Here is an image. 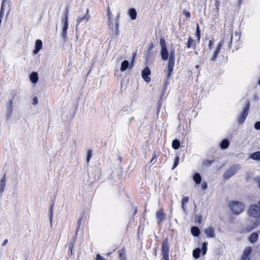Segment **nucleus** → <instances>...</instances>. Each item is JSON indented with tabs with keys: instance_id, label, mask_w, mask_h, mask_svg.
Returning a JSON list of instances; mask_svg holds the SVG:
<instances>
[{
	"instance_id": "nucleus-1",
	"label": "nucleus",
	"mask_w": 260,
	"mask_h": 260,
	"mask_svg": "<svg viewBox=\"0 0 260 260\" xmlns=\"http://www.w3.org/2000/svg\"><path fill=\"white\" fill-rule=\"evenodd\" d=\"M248 214L250 216L256 218L252 228L256 227L260 223V207L256 204L251 205L248 209Z\"/></svg>"
},
{
	"instance_id": "nucleus-2",
	"label": "nucleus",
	"mask_w": 260,
	"mask_h": 260,
	"mask_svg": "<svg viewBox=\"0 0 260 260\" xmlns=\"http://www.w3.org/2000/svg\"><path fill=\"white\" fill-rule=\"evenodd\" d=\"M108 22H109V26L110 27V31H111L113 32H117L118 31V27L119 25V19L120 17V14H118L117 15L115 20V24L114 25L113 23L112 22V12L109 8L108 7Z\"/></svg>"
},
{
	"instance_id": "nucleus-3",
	"label": "nucleus",
	"mask_w": 260,
	"mask_h": 260,
	"mask_svg": "<svg viewBox=\"0 0 260 260\" xmlns=\"http://www.w3.org/2000/svg\"><path fill=\"white\" fill-rule=\"evenodd\" d=\"M229 207L231 211L235 214L241 213L244 209V205L240 202L233 201L229 204Z\"/></svg>"
},
{
	"instance_id": "nucleus-4",
	"label": "nucleus",
	"mask_w": 260,
	"mask_h": 260,
	"mask_svg": "<svg viewBox=\"0 0 260 260\" xmlns=\"http://www.w3.org/2000/svg\"><path fill=\"white\" fill-rule=\"evenodd\" d=\"M175 51L172 50L170 53V56L169 58L167 71V79H169L170 78V77L172 75L175 64Z\"/></svg>"
},
{
	"instance_id": "nucleus-5",
	"label": "nucleus",
	"mask_w": 260,
	"mask_h": 260,
	"mask_svg": "<svg viewBox=\"0 0 260 260\" xmlns=\"http://www.w3.org/2000/svg\"><path fill=\"white\" fill-rule=\"evenodd\" d=\"M240 167L238 165H233L228 169L223 174V177L225 179H228L236 174L240 170Z\"/></svg>"
},
{
	"instance_id": "nucleus-6",
	"label": "nucleus",
	"mask_w": 260,
	"mask_h": 260,
	"mask_svg": "<svg viewBox=\"0 0 260 260\" xmlns=\"http://www.w3.org/2000/svg\"><path fill=\"white\" fill-rule=\"evenodd\" d=\"M250 103L249 102L246 101V106L243 108L242 112L238 118V122L239 124H242L246 117L248 114V111L249 109Z\"/></svg>"
},
{
	"instance_id": "nucleus-7",
	"label": "nucleus",
	"mask_w": 260,
	"mask_h": 260,
	"mask_svg": "<svg viewBox=\"0 0 260 260\" xmlns=\"http://www.w3.org/2000/svg\"><path fill=\"white\" fill-rule=\"evenodd\" d=\"M168 242L167 240L164 241L162 245V251L163 253V258H169Z\"/></svg>"
},
{
	"instance_id": "nucleus-8",
	"label": "nucleus",
	"mask_w": 260,
	"mask_h": 260,
	"mask_svg": "<svg viewBox=\"0 0 260 260\" xmlns=\"http://www.w3.org/2000/svg\"><path fill=\"white\" fill-rule=\"evenodd\" d=\"M150 75V70L148 67H146L142 72V77L144 80L147 82H149L151 80L149 76Z\"/></svg>"
},
{
	"instance_id": "nucleus-9",
	"label": "nucleus",
	"mask_w": 260,
	"mask_h": 260,
	"mask_svg": "<svg viewBox=\"0 0 260 260\" xmlns=\"http://www.w3.org/2000/svg\"><path fill=\"white\" fill-rule=\"evenodd\" d=\"M13 101L12 100H10L7 106V118H9L13 113Z\"/></svg>"
},
{
	"instance_id": "nucleus-10",
	"label": "nucleus",
	"mask_w": 260,
	"mask_h": 260,
	"mask_svg": "<svg viewBox=\"0 0 260 260\" xmlns=\"http://www.w3.org/2000/svg\"><path fill=\"white\" fill-rule=\"evenodd\" d=\"M156 217L158 220L157 223L160 225L162 221L165 218V214L162 209H160L156 212Z\"/></svg>"
},
{
	"instance_id": "nucleus-11",
	"label": "nucleus",
	"mask_w": 260,
	"mask_h": 260,
	"mask_svg": "<svg viewBox=\"0 0 260 260\" xmlns=\"http://www.w3.org/2000/svg\"><path fill=\"white\" fill-rule=\"evenodd\" d=\"M6 183V174H5L0 180V194H2L4 192Z\"/></svg>"
},
{
	"instance_id": "nucleus-12",
	"label": "nucleus",
	"mask_w": 260,
	"mask_h": 260,
	"mask_svg": "<svg viewBox=\"0 0 260 260\" xmlns=\"http://www.w3.org/2000/svg\"><path fill=\"white\" fill-rule=\"evenodd\" d=\"M204 232L208 238H214L215 236L214 229L211 226L205 229Z\"/></svg>"
},
{
	"instance_id": "nucleus-13",
	"label": "nucleus",
	"mask_w": 260,
	"mask_h": 260,
	"mask_svg": "<svg viewBox=\"0 0 260 260\" xmlns=\"http://www.w3.org/2000/svg\"><path fill=\"white\" fill-rule=\"evenodd\" d=\"M43 43L41 40H37L35 43V50H34V53L36 54L40 51L42 48Z\"/></svg>"
},
{
	"instance_id": "nucleus-14",
	"label": "nucleus",
	"mask_w": 260,
	"mask_h": 260,
	"mask_svg": "<svg viewBox=\"0 0 260 260\" xmlns=\"http://www.w3.org/2000/svg\"><path fill=\"white\" fill-rule=\"evenodd\" d=\"M223 44V42H220L218 43L216 50L214 52L213 56L211 57V60L212 61H214L216 59L218 54H219L221 48H222V45Z\"/></svg>"
},
{
	"instance_id": "nucleus-15",
	"label": "nucleus",
	"mask_w": 260,
	"mask_h": 260,
	"mask_svg": "<svg viewBox=\"0 0 260 260\" xmlns=\"http://www.w3.org/2000/svg\"><path fill=\"white\" fill-rule=\"evenodd\" d=\"M90 18V15L89 14V10L87 9L86 14L83 17H78L77 19V21L78 22V24L80 23V22H81L82 21H83L84 20L87 22V21L89 20Z\"/></svg>"
},
{
	"instance_id": "nucleus-16",
	"label": "nucleus",
	"mask_w": 260,
	"mask_h": 260,
	"mask_svg": "<svg viewBox=\"0 0 260 260\" xmlns=\"http://www.w3.org/2000/svg\"><path fill=\"white\" fill-rule=\"evenodd\" d=\"M252 251V248L250 246L246 247L244 251H243V254L242 258H246V259H250L249 256L250 254L251 253Z\"/></svg>"
},
{
	"instance_id": "nucleus-17",
	"label": "nucleus",
	"mask_w": 260,
	"mask_h": 260,
	"mask_svg": "<svg viewBox=\"0 0 260 260\" xmlns=\"http://www.w3.org/2000/svg\"><path fill=\"white\" fill-rule=\"evenodd\" d=\"M68 12H67L66 14L64 16V18L63 20V27H62V32H66L67 31V29L68 27Z\"/></svg>"
},
{
	"instance_id": "nucleus-18",
	"label": "nucleus",
	"mask_w": 260,
	"mask_h": 260,
	"mask_svg": "<svg viewBox=\"0 0 260 260\" xmlns=\"http://www.w3.org/2000/svg\"><path fill=\"white\" fill-rule=\"evenodd\" d=\"M160 55L162 60H166L169 58V52L167 48H161L160 51Z\"/></svg>"
},
{
	"instance_id": "nucleus-19",
	"label": "nucleus",
	"mask_w": 260,
	"mask_h": 260,
	"mask_svg": "<svg viewBox=\"0 0 260 260\" xmlns=\"http://www.w3.org/2000/svg\"><path fill=\"white\" fill-rule=\"evenodd\" d=\"M29 78L30 81L33 83H36L38 82L39 80V77L38 76V73L37 72H32L29 75Z\"/></svg>"
},
{
	"instance_id": "nucleus-20",
	"label": "nucleus",
	"mask_w": 260,
	"mask_h": 260,
	"mask_svg": "<svg viewBox=\"0 0 260 260\" xmlns=\"http://www.w3.org/2000/svg\"><path fill=\"white\" fill-rule=\"evenodd\" d=\"M128 14L132 20H135L136 19L137 14L135 9H130L128 12Z\"/></svg>"
},
{
	"instance_id": "nucleus-21",
	"label": "nucleus",
	"mask_w": 260,
	"mask_h": 260,
	"mask_svg": "<svg viewBox=\"0 0 260 260\" xmlns=\"http://www.w3.org/2000/svg\"><path fill=\"white\" fill-rule=\"evenodd\" d=\"M241 34H235L234 36H233V34H228L226 36L227 38H229L230 39V42L232 41L235 38V41H238L240 38Z\"/></svg>"
},
{
	"instance_id": "nucleus-22",
	"label": "nucleus",
	"mask_w": 260,
	"mask_h": 260,
	"mask_svg": "<svg viewBox=\"0 0 260 260\" xmlns=\"http://www.w3.org/2000/svg\"><path fill=\"white\" fill-rule=\"evenodd\" d=\"M249 158L255 160H260V151H256L250 155Z\"/></svg>"
},
{
	"instance_id": "nucleus-23",
	"label": "nucleus",
	"mask_w": 260,
	"mask_h": 260,
	"mask_svg": "<svg viewBox=\"0 0 260 260\" xmlns=\"http://www.w3.org/2000/svg\"><path fill=\"white\" fill-rule=\"evenodd\" d=\"M129 66V62L127 60L123 61L121 63L120 71L121 72L125 71Z\"/></svg>"
},
{
	"instance_id": "nucleus-24",
	"label": "nucleus",
	"mask_w": 260,
	"mask_h": 260,
	"mask_svg": "<svg viewBox=\"0 0 260 260\" xmlns=\"http://www.w3.org/2000/svg\"><path fill=\"white\" fill-rule=\"evenodd\" d=\"M189 201V199L187 197H183V198L182 199L181 201V204H182V208L184 211V212H186V207L185 204L188 203Z\"/></svg>"
},
{
	"instance_id": "nucleus-25",
	"label": "nucleus",
	"mask_w": 260,
	"mask_h": 260,
	"mask_svg": "<svg viewBox=\"0 0 260 260\" xmlns=\"http://www.w3.org/2000/svg\"><path fill=\"white\" fill-rule=\"evenodd\" d=\"M193 180L194 181V182L198 184H200L201 182V180H202L201 176L198 173H196L193 175Z\"/></svg>"
},
{
	"instance_id": "nucleus-26",
	"label": "nucleus",
	"mask_w": 260,
	"mask_h": 260,
	"mask_svg": "<svg viewBox=\"0 0 260 260\" xmlns=\"http://www.w3.org/2000/svg\"><path fill=\"white\" fill-rule=\"evenodd\" d=\"M229 146V142L228 140L224 139L220 143V147L222 149H225L228 148Z\"/></svg>"
},
{
	"instance_id": "nucleus-27",
	"label": "nucleus",
	"mask_w": 260,
	"mask_h": 260,
	"mask_svg": "<svg viewBox=\"0 0 260 260\" xmlns=\"http://www.w3.org/2000/svg\"><path fill=\"white\" fill-rule=\"evenodd\" d=\"M258 238V235L257 233H253L251 234L249 237V241L251 243H255Z\"/></svg>"
},
{
	"instance_id": "nucleus-28",
	"label": "nucleus",
	"mask_w": 260,
	"mask_h": 260,
	"mask_svg": "<svg viewBox=\"0 0 260 260\" xmlns=\"http://www.w3.org/2000/svg\"><path fill=\"white\" fill-rule=\"evenodd\" d=\"M191 234L196 237H197L200 234V230L197 226H193L191 229Z\"/></svg>"
},
{
	"instance_id": "nucleus-29",
	"label": "nucleus",
	"mask_w": 260,
	"mask_h": 260,
	"mask_svg": "<svg viewBox=\"0 0 260 260\" xmlns=\"http://www.w3.org/2000/svg\"><path fill=\"white\" fill-rule=\"evenodd\" d=\"M201 252V250L200 248H198L195 249L193 251V253H192L193 256L194 257V258L196 259L199 258Z\"/></svg>"
},
{
	"instance_id": "nucleus-30",
	"label": "nucleus",
	"mask_w": 260,
	"mask_h": 260,
	"mask_svg": "<svg viewBox=\"0 0 260 260\" xmlns=\"http://www.w3.org/2000/svg\"><path fill=\"white\" fill-rule=\"evenodd\" d=\"M196 46V42L194 40H193L191 38H189L188 39V43H187V47L188 48L191 47H194Z\"/></svg>"
},
{
	"instance_id": "nucleus-31",
	"label": "nucleus",
	"mask_w": 260,
	"mask_h": 260,
	"mask_svg": "<svg viewBox=\"0 0 260 260\" xmlns=\"http://www.w3.org/2000/svg\"><path fill=\"white\" fill-rule=\"evenodd\" d=\"M180 146V142L178 140H174L172 142V147L174 149H178Z\"/></svg>"
},
{
	"instance_id": "nucleus-32",
	"label": "nucleus",
	"mask_w": 260,
	"mask_h": 260,
	"mask_svg": "<svg viewBox=\"0 0 260 260\" xmlns=\"http://www.w3.org/2000/svg\"><path fill=\"white\" fill-rule=\"evenodd\" d=\"M202 249V253L203 255H205L206 253L207 250V242H204L203 243Z\"/></svg>"
},
{
	"instance_id": "nucleus-33",
	"label": "nucleus",
	"mask_w": 260,
	"mask_h": 260,
	"mask_svg": "<svg viewBox=\"0 0 260 260\" xmlns=\"http://www.w3.org/2000/svg\"><path fill=\"white\" fill-rule=\"evenodd\" d=\"M160 45L161 48H167L166 41H165V39H164L162 38H161L160 39Z\"/></svg>"
},
{
	"instance_id": "nucleus-34",
	"label": "nucleus",
	"mask_w": 260,
	"mask_h": 260,
	"mask_svg": "<svg viewBox=\"0 0 260 260\" xmlns=\"http://www.w3.org/2000/svg\"><path fill=\"white\" fill-rule=\"evenodd\" d=\"M179 161V156H177L175 159L174 165L172 167V170H174L178 165Z\"/></svg>"
},
{
	"instance_id": "nucleus-35",
	"label": "nucleus",
	"mask_w": 260,
	"mask_h": 260,
	"mask_svg": "<svg viewBox=\"0 0 260 260\" xmlns=\"http://www.w3.org/2000/svg\"><path fill=\"white\" fill-rule=\"evenodd\" d=\"M92 156V151L91 150H89L87 152V161L88 162Z\"/></svg>"
},
{
	"instance_id": "nucleus-36",
	"label": "nucleus",
	"mask_w": 260,
	"mask_h": 260,
	"mask_svg": "<svg viewBox=\"0 0 260 260\" xmlns=\"http://www.w3.org/2000/svg\"><path fill=\"white\" fill-rule=\"evenodd\" d=\"M120 260H127L124 252L120 251L119 253Z\"/></svg>"
},
{
	"instance_id": "nucleus-37",
	"label": "nucleus",
	"mask_w": 260,
	"mask_h": 260,
	"mask_svg": "<svg viewBox=\"0 0 260 260\" xmlns=\"http://www.w3.org/2000/svg\"><path fill=\"white\" fill-rule=\"evenodd\" d=\"M212 163V161L206 160L203 162V165L206 167L210 166Z\"/></svg>"
},
{
	"instance_id": "nucleus-38",
	"label": "nucleus",
	"mask_w": 260,
	"mask_h": 260,
	"mask_svg": "<svg viewBox=\"0 0 260 260\" xmlns=\"http://www.w3.org/2000/svg\"><path fill=\"white\" fill-rule=\"evenodd\" d=\"M183 13L184 15H185V16H186V17L187 19H189V18L190 17V14L189 12H188L186 10H184L183 11Z\"/></svg>"
},
{
	"instance_id": "nucleus-39",
	"label": "nucleus",
	"mask_w": 260,
	"mask_h": 260,
	"mask_svg": "<svg viewBox=\"0 0 260 260\" xmlns=\"http://www.w3.org/2000/svg\"><path fill=\"white\" fill-rule=\"evenodd\" d=\"M254 128L256 130H260V121H257L255 123Z\"/></svg>"
},
{
	"instance_id": "nucleus-40",
	"label": "nucleus",
	"mask_w": 260,
	"mask_h": 260,
	"mask_svg": "<svg viewBox=\"0 0 260 260\" xmlns=\"http://www.w3.org/2000/svg\"><path fill=\"white\" fill-rule=\"evenodd\" d=\"M95 260H107L105 258L99 254L96 255V259Z\"/></svg>"
},
{
	"instance_id": "nucleus-41",
	"label": "nucleus",
	"mask_w": 260,
	"mask_h": 260,
	"mask_svg": "<svg viewBox=\"0 0 260 260\" xmlns=\"http://www.w3.org/2000/svg\"><path fill=\"white\" fill-rule=\"evenodd\" d=\"M38 103V100L37 97H34L33 99L32 104L36 105Z\"/></svg>"
},
{
	"instance_id": "nucleus-42",
	"label": "nucleus",
	"mask_w": 260,
	"mask_h": 260,
	"mask_svg": "<svg viewBox=\"0 0 260 260\" xmlns=\"http://www.w3.org/2000/svg\"><path fill=\"white\" fill-rule=\"evenodd\" d=\"M202 187L203 190H205L207 188V184L206 183H203L202 185Z\"/></svg>"
},
{
	"instance_id": "nucleus-43",
	"label": "nucleus",
	"mask_w": 260,
	"mask_h": 260,
	"mask_svg": "<svg viewBox=\"0 0 260 260\" xmlns=\"http://www.w3.org/2000/svg\"><path fill=\"white\" fill-rule=\"evenodd\" d=\"M213 45V41L210 40V42H209V48H211Z\"/></svg>"
},
{
	"instance_id": "nucleus-44",
	"label": "nucleus",
	"mask_w": 260,
	"mask_h": 260,
	"mask_svg": "<svg viewBox=\"0 0 260 260\" xmlns=\"http://www.w3.org/2000/svg\"><path fill=\"white\" fill-rule=\"evenodd\" d=\"M7 243H8V240L6 239L4 241L3 243H2V245L5 246L7 244Z\"/></svg>"
},
{
	"instance_id": "nucleus-45",
	"label": "nucleus",
	"mask_w": 260,
	"mask_h": 260,
	"mask_svg": "<svg viewBox=\"0 0 260 260\" xmlns=\"http://www.w3.org/2000/svg\"><path fill=\"white\" fill-rule=\"evenodd\" d=\"M196 34V37L197 38V39L199 41L200 39V34L197 33Z\"/></svg>"
},
{
	"instance_id": "nucleus-46",
	"label": "nucleus",
	"mask_w": 260,
	"mask_h": 260,
	"mask_svg": "<svg viewBox=\"0 0 260 260\" xmlns=\"http://www.w3.org/2000/svg\"><path fill=\"white\" fill-rule=\"evenodd\" d=\"M73 249V245H72V246L70 247V250L71 251V253H72Z\"/></svg>"
},
{
	"instance_id": "nucleus-47",
	"label": "nucleus",
	"mask_w": 260,
	"mask_h": 260,
	"mask_svg": "<svg viewBox=\"0 0 260 260\" xmlns=\"http://www.w3.org/2000/svg\"><path fill=\"white\" fill-rule=\"evenodd\" d=\"M215 6H216V8H217V9H218V7H219V3H218V2H217V3H216V5H215Z\"/></svg>"
},
{
	"instance_id": "nucleus-48",
	"label": "nucleus",
	"mask_w": 260,
	"mask_h": 260,
	"mask_svg": "<svg viewBox=\"0 0 260 260\" xmlns=\"http://www.w3.org/2000/svg\"><path fill=\"white\" fill-rule=\"evenodd\" d=\"M202 218V216H199V217H198V220H199V222H200V221H201V220Z\"/></svg>"
},
{
	"instance_id": "nucleus-49",
	"label": "nucleus",
	"mask_w": 260,
	"mask_h": 260,
	"mask_svg": "<svg viewBox=\"0 0 260 260\" xmlns=\"http://www.w3.org/2000/svg\"><path fill=\"white\" fill-rule=\"evenodd\" d=\"M52 214L51 213V217H50L51 224H52Z\"/></svg>"
},
{
	"instance_id": "nucleus-50",
	"label": "nucleus",
	"mask_w": 260,
	"mask_h": 260,
	"mask_svg": "<svg viewBox=\"0 0 260 260\" xmlns=\"http://www.w3.org/2000/svg\"><path fill=\"white\" fill-rule=\"evenodd\" d=\"M155 154L154 155V156L153 157V158H152V159L151 160L150 162H152V161L153 160V159H154L155 157Z\"/></svg>"
},
{
	"instance_id": "nucleus-51",
	"label": "nucleus",
	"mask_w": 260,
	"mask_h": 260,
	"mask_svg": "<svg viewBox=\"0 0 260 260\" xmlns=\"http://www.w3.org/2000/svg\"><path fill=\"white\" fill-rule=\"evenodd\" d=\"M241 3H242V0H239V1H238L239 5H241Z\"/></svg>"
},
{
	"instance_id": "nucleus-52",
	"label": "nucleus",
	"mask_w": 260,
	"mask_h": 260,
	"mask_svg": "<svg viewBox=\"0 0 260 260\" xmlns=\"http://www.w3.org/2000/svg\"><path fill=\"white\" fill-rule=\"evenodd\" d=\"M62 37H63V38H66V34H63Z\"/></svg>"
},
{
	"instance_id": "nucleus-53",
	"label": "nucleus",
	"mask_w": 260,
	"mask_h": 260,
	"mask_svg": "<svg viewBox=\"0 0 260 260\" xmlns=\"http://www.w3.org/2000/svg\"><path fill=\"white\" fill-rule=\"evenodd\" d=\"M241 260H250V259H246V258H241Z\"/></svg>"
},
{
	"instance_id": "nucleus-54",
	"label": "nucleus",
	"mask_w": 260,
	"mask_h": 260,
	"mask_svg": "<svg viewBox=\"0 0 260 260\" xmlns=\"http://www.w3.org/2000/svg\"><path fill=\"white\" fill-rule=\"evenodd\" d=\"M163 258L162 260H169V258Z\"/></svg>"
},
{
	"instance_id": "nucleus-55",
	"label": "nucleus",
	"mask_w": 260,
	"mask_h": 260,
	"mask_svg": "<svg viewBox=\"0 0 260 260\" xmlns=\"http://www.w3.org/2000/svg\"><path fill=\"white\" fill-rule=\"evenodd\" d=\"M199 68V65H196V68L198 69Z\"/></svg>"
},
{
	"instance_id": "nucleus-56",
	"label": "nucleus",
	"mask_w": 260,
	"mask_h": 260,
	"mask_svg": "<svg viewBox=\"0 0 260 260\" xmlns=\"http://www.w3.org/2000/svg\"><path fill=\"white\" fill-rule=\"evenodd\" d=\"M197 32H199V27L198 26L197 28Z\"/></svg>"
},
{
	"instance_id": "nucleus-57",
	"label": "nucleus",
	"mask_w": 260,
	"mask_h": 260,
	"mask_svg": "<svg viewBox=\"0 0 260 260\" xmlns=\"http://www.w3.org/2000/svg\"><path fill=\"white\" fill-rule=\"evenodd\" d=\"M258 204L260 206V199L258 201Z\"/></svg>"
},
{
	"instance_id": "nucleus-58",
	"label": "nucleus",
	"mask_w": 260,
	"mask_h": 260,
	"mask_svg": "<svg viewBox=\"0 0 260 260\" xmlns=\"http://www.w3.org/2000/svg\"><path fill=\"white\" fill-rule=\"evenodd\" d=\"M258 83H259V84L260 85V79H259V81H258Z\"/></svg>"
},
{
	"instance_id": "nucleus-59",
	"label": "nucleus",
	"mask_w": 260,
	"mask_h": 260,
	"mask_svg": "<svg viewBox=\"0 0 260 260\" xmlns=\"http://www.w3.org/2000/svg\"><path fill=\"white\" fill-rule=\"evenodd\" d=\"M136 212H137V209L135 210V213H136Z\"/></svg>"
}]
</instances>
